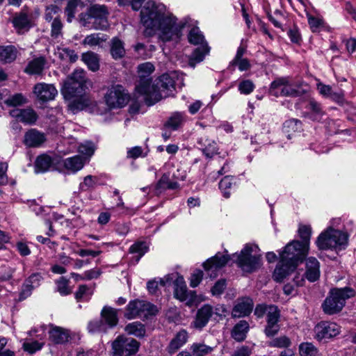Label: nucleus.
I'll return each instance as SVG.
<instances>
[{"instance_id": "3", "label": "nucleus", "mask_w": 356, "mask_h": 356, "mask_svg": "<svg viewBox=\"0 0 356 356\" xmlns=\"http://www.w3.org/2000/svg\"><path fill=\"white\" fill-rule=\"evenodd\" d=\"M137 92L143 96L144 101L148 106H152L171 95L175 90L174 74H164L152 84L150 79H143L140 85L136 88Z\"/></svg>"}, {"instance_id": "28", "label": "nucleus", "mask_w": 356, "mask_h": 356, "mask_svg": "<svg viewBox=\"0 0 356 356\" xmlns=\"http://www.w3.org/2000/svg\"><path fill=\"white\" fill-rule=\"evenodd\" d=\"M108 39V36L104 33H91L87 35L81 44L83 46H88L90 47H99L103 42H106Z\"/></svg>"}, {"instance_id": "19", "label": "nucleus", "mask_w": 356, "mask_h": 356, "mask_svg": "<svg viewBox=\"0 0 356 356\" xmlns=\"http://www.w3.org/2000/svg\"><path fill=\"white\" fill-rule=\"evenodd\" d=\"M11 117L24 124H32L37 120L38 115L31 108H14L10 111Z\"/></svg>"}, {"instance_id": "14", "label": "nucleus", "mask_w": 356, "mask_h": 356, "mask_svg": "<svg viewBox=\"0 0 356 356\" xmlns=\"http://www.w3.org/2000/svg\"><path fill=\"white\" fill-rule=\"evenodd\" d=\"M175 297L188 305H192L196 300L195 291H188L185 281L182 277H179L175 281Z\"/></svg>"}, {"instance_id": "36", "label": "nucleus", "mask_w": 356, "mask_h": 356, "mask_svg": "<svg viewBox=\"0 0 356 356\" xmlns=\"http://www.w3.org/2000/svg\"><path fill=\"white\" fill-rule=\"evenodd\" d=\"M187 341V332L185 330L179 332L170 341L168 349L170 353H175Z\"/></svg>"}, {"instance_id": "48", "label": "nucleus", "mask_w": 356, "mask_h": 356, "mask_svg": "<svg viewBox=\"0 0 356 356\" xmlns=\"http://www.w3.org/2000/svg\"><path fill=\"white\" fill-rule=\"evenodd\" d=\"M300 356H318L317 348L311 343H302L299 346Z\"/></svg>"}, {"instance_id": "46", "label": "nucleus", "mask_w": 356, "mask_h": 356, "mask_svg": "<svg viewBox=\"0 0 356 356\" xmlns=\"http://www.w3.org/2000/svg\"><path fill=\"white\" fill-rule=\"evenodd\" d=\"M193 356H205L211 353L213 348L203 343H193L191 346Z\"/></svg>"}, {"instance_id": "57", "label": "nucleus", "mask_w": 356, "mask_h": 356, "mask_svg": "<svg viewBox=\"0 0 356 356\" xmlns=\"http://www.w3.org/2000/svg\"><path fill=\"white\" fill-rule=\"evenodd\" d=\"M60 56L63 60H68L71 63H74L78 59V55L72 49L63 48L60 49Z\"/></svg>"}, {"instance_id": "16", "label": "nucleus", "mask_w": 356, "mask_h": 356, "mask_svg": "<svg viewBox=\"0 0 356 356\" xmlns=\"http://www.w3.org/2000/svg\"><path fill=\"white\" fill-rule=\"evenodd\" d=\"M280 316V311L277 307L269 305L268 314L266 316L267 324L264 330V332L267 337H273L279 332L280 329V325L278 324Z\"/></svg>"}, {"instance_id": "8", "label": "nucleus", "mask_w": 356, "mask_h": 356, "mask_svg": "<svg viewBox=\"0 0 356 356\" xmlns=\"http://www.w3.org/2000/svg\"><path fill=\"white\" fill-rule=\"evenodd\" d=\"M156 313V307L153 304L144 300H134L127 305L124 317L127 319L147 318Z\"/></svg>"}, {"instance_id": "43", "label": "nucleus", "mask_w": 356, "mask_h": 356, "mask_svg": "<svg viewBox=\"0 0 356 356\" xmlns=\"http://www.w3.org/2000/svg\"><path fill=\"white\" fill-rule=\"evenodd\" d=\"M148 247L145 242H136L129 248V252L137 254L136 261L138 262L140 259L147 252Z\"/></svg>"}, {"instance_id": "34", "label": "nucleus", "mask_w": 356, "mask_h": 356, "mask_svg": "<svg viewBox=\"0 0 356 356\" xmlns=\"http://www.w3.org/2000/svg\"><path fill=\"white\" fill-rule=\"evenodd\" d=\"M111 54L115 60L122 58L125 54L124 42L118 38H113L111 41Z\"/></svg>"}, {"instance_id": "62", "label": "nucleus", "mask_w": 356, "mask_h": 356, "mask_svg": "<svg viewBox=\"0 0 356 356\" xmlns=\"http://www.w3.org/2000/svg\"><path fill=\"white\" fill-rule=\"evenodd\" d=\"M147 153L143 152V149L140 146L134 147L127 151V158L136 159L140 156L145 157Z\"/></svg>"}, {"instance_id": "35", "label": "nucleus", "mask_w": 356, "mask_h": 356, "mask_svg": "<svg viewBox=\"0 0 356 356\" xmlns=\"http://www.w3.org/2000/svg\"><path fill=\"white\" fill-rule=\"evenodd\" d=\"M82 60L87 65L92 72H96L99 68V58L98 55L92 51L83 53L81 56Z\"/></svg>"}, {"instance_id": "12", "label": "nucleus", "mask_w": 356, "mask_h": 356, "mask_svg": "<svg viewBox=\"0 0 356 356\" xmlns=\"http://www.w3.org/2000/svg\"><path fill=\"white\" fill-rule=\"evenodd\" d=\"M270 92L275 97H296L299 95L298 91L286 78H280L273 81L270 85Z\"/></svg>"}, {"instance_id": "33", "label": "nucleus", "mask_w": 356, "mask_h": 356, "mask_svg": "<svg viewBox=\"0 0 356 356\" xmlns=\"http://www.w3.org/2000/svg\"><path fill=\"white\" fill-rule=\"evenodd\" d=\"M13 24L18 33L28 31L31 26L29 17L25 13L17 15L13 19Z\"/></svg>"}, {"instance_id": "7", "label": "nucleus", "mask_w": 356, "mask_h": 356, "mask_svg": "<svg viewBox=\"0 0 356 356\" xmlns=\"http://www.w3.org/2000/svg\"><path fill=\"white\" fill-rule=\"evenodd\" d=\"M259 248L256 245L246 244L239 254H233L236 257V262L245 272L251 273L261 265V256L258 254Z\"/></svg>"}, {"instance_id": "49", "label": "nucleus", "mask_w": 356, "mask_h": 356, "mask_svg": "<svg viewBox=\"0 0 356 356\" xmlns=\"http://www.w3.org/2000/svg\"><path fill=\"white\" fill-rule=\"evenodd\" d=\"M69 280L65 277H60L56 281L57 291L61 296H67L72 293V289L69 287Z\"/></svg>"}, {"instance_id": "10", "label": "nucleus", "mask_w": 356, "mask_h": 356, "mask_svg": "<svg viewBox=\"0 0 356 356\" xmlns=\"http://www.w3.org/2000/svg\"><path fill=\"white\" fill-rule=\"evenodd\" d=\"M106 105L110 108H122L129 102V96L121 85L111 87L104 96Z\"/></svg>"}, {"instance_id": "53", "label": "nucleus", "mask_w": 356, "mask_h": 356, "mask_svg": "<svg viewBox=\"0 0 356 356\" xmlns=\"http://www.w3.org/2000/svg\"><path fill=\"white\" fill-rule=\"evenodd\" d=\"M138 68L140 74V81L138 83L140 85L142 79H149L148 76L154 70V67L151 63H145L140 65Z\"/></svg>"}, {"instance_id": "29", "label": "nucleus", "mask_w": 356, "mask_h": 356, "mask_svg": "<svg viewBox=\"0 0 356 356\" xmlns=\"http://www.w3.org/2000/svg\"><path fill=\"white\" fill-rule=\"evenodd\" d=\"M249 330V324L246 321H240L233 328L232 332V337L238 341H242Z\"/></svg>"}, {"instance_id": "60", "label": "nucleus", "mask_w": 356, "mask_h": 356, "mask_svg": "<svg viewBox=\"0 0 356 356\" xmlns=\"http://www.w3.org/2000/svg\"><path fill=\"white\" fill-rule=\"evenodd\" d=\"M307 17L312 32L318 31L319 28L323 26V22L321 19L314 17L310 14H307Z\"/></svg>"}, {"instance_id": "37", "label": "nucleus", "mask_w": 356, "mask_h": 356, "mask_svg": "<svg viewBox=\"0 0 356 356\" xmlns=\"http://www.w3.org/2000/svg\"><path fill=\"white\" fill-rule=\"evenodd\" d=\"M17 57V50L12 45L0 46V60L4 63H11Z\"/></svg>"}, {"instance_id": "11", "label": "nucleus", "mask_w": 356, "mask_h": 356, "mask_svg": "<svg viewBox=\"0 0 356 356\" xmlns=\"http://www.w3.org/2000/svg\"><path fill=\"white\" fill-rule=\"evenodd\" d=\"M139 342L132 338L118 337L112 344L114 354L118 356L122 355H131L135 354L139 348Z\"/></svg>"}, {"instance_id": "32", "label": "nucleus", "mask_w": 356, "mask_h": 356, "mask_svg": "<svg viewBox=\"0 0 356 356\" xmlns=\"http://www.w3.org/2000/svg\"><path fill=\"white\" fill-rule=\"evenodd\" d=\"M124 331L128 334L134 335L138 338L144 337L146 333L145 325L138 321L127 324L124 327Z\"/></svg>"}, {"instance_id": "38", "label": "nucleus", "mask_w": 356, "mask_h": 356, "mask_svg": "<svg viewBox=\"0 0 356 356\" xmlns=\"http://www.w3.org/2000/svg\"><path fill=\"white\" fill-rule=\"evenodd\" d=\"M52 163L53 160L51 156L47 154L39 156L35 161L36 172H44L49 170Z\"/></svg>"}, {"instance_id": "22", "label": "nucleus", "mask_w": 356, "mask_h": 356, "mask_svg": "<svg viewBox=\"0 0 356 356\" xmlns=\"http://www.w3.org/2000/svg\"><path fill=\"white\" fill-rule=\"evenodd\" d=\"M42 276L40 273H33L24 282L20 296L22 298H26L31 296L32 291L40 285Z\"/></svg>"}, {"instance_id": "18", "label": "nucleus", "mask_w": 356, "mask_h": 356, "mask_svg": "<svg viewBox=\"0 0 356 356\" xmlns=\"http://www.w3.org/2000/svg\"><path fill=\"white\" fill-rule=\"evenodd\" d=\"M305 259V278L310 282L318 280L321 275L320 262L314 257Z\"/></svg>"}, {"instance_id": "31", "label": "nucleus", "mask_w": 356, "mask_h": 356, "mask_svg": "<svg viewBox=\"0 0 356 356\" xmlns=\"http://www.w3.org/2000/svg\"><path fill=\"white\" fill-rule=\"evenodd\" d=\"M85 161L81 156H74L64 161V167L72 172H76L83 168Z\"/></svg>"}, {"instance_id": "9", "label": "nucleus", "mask_w": 356, "mask_h": 356, "mask_svg": "<svg viewBox=\"0 0 356 356\" xmlns=\"http://www.w3.org/2000/svg\"><path fill=\"white\" fill-rule=\"evenodd\" d=\"M308 253L309 250L302 247L299 241H293L284 247L280 254V259L297 267L305 260Z\"/></svg>"}, {"instance_id": "44", "label": "nucleus", "mask_w": 356, "mask_h": 356, "mask_svg": "<svg viewBox=\"0 0 356 356\" xmlns=\"http://www.w3.org/2000/svg\"><path fill=\"white\" fill-rule=\"evenodd\" d=\"M3 102L8 106H22L27 102L26 98L21 93H17L6 99Z\"/></svg>"}, {"instance_id": "45", "label": "nucleus", "mask_w": 356, "mask_h": 356, "mask_svg": "<svg viewBox=\"0 0 356 356\" xmlns=\"http://www.w3.org/2000/svg\"><path fill=\"white\" fill-rule=\"evenodd\" d=\"M291 344V339L285 335L274 338L268 342L269 346L278 348H286L289 347Z\"/></svg>"}, {"instance_id": "20", "label": "nucleus", "mask_w": 356, "mask_h": 356, "mask_svg": "<svg viewBox=\"0 0 356 356\" xmlns=\"http://www.w3.org/2000/svg\"><path fill=\"white\" fill-rule=\"evenodd\" d=\"M253 309L252 300L249 298H243L234 307L232 316L233 318H241L249 315Z\"/></svg>"}, {"instance_id": "58", "label": "nucleus", "mask_w": 356, "mask_h": 356, "mask_svg": "<svg viewBox=\"0 0 356 356\" xmlns=\"http://www.w3.org/2000/svg\"><path fill=\"white\" fill-rule=\"evenodd\" d=\"M254 89V85L250 80H243L238 84V90L241 94L249 95Z\"/></svg>"}, {"instance_id": "42", "label": "nucleus", "mask_w": 356, "mask_h": 356, "mask_svg": "<svg viewBox=\"0 0 356 356\" xmlns=\"http://www.w3.org/2000/svg\"><path fill=\"white\" fill-rule=\"evenodd\" d=\"M83 3L81 0H70L65 8V13L67 15V20L71 22L77 12L78 7H82Z\"/></svg>"}, {"instance_id": "4", "label": "nucleus", "mask_w": 356, "mask_h": 356, "mask_svg": "<svg viewBox=\"0 0 356 356\" xmlns=\"http://www.w3.org/2000/svg\"><path fill=\"white\" fill-rule=\"evenodd\" d=\"M108 16V11L105 6L95 4L79 15V22L89 29L104 31L109 26Z\"/></svg>"}, {"instance_id": "26", "label": "nucleus", "mask_w": 356, "mask_h": 356, "mask_svg": "<svg viewBox=\"0 0 356 356\" xmlns=\"http://www.w3.org/2000/svg\"><path fill=\"white\" fill-rule=\"evenodd\" d=\"M45 140L44 134L35 129H31L25 134L24 142L26 146L35 147L41 145Z\"/></svg>"}, {"instance_id": "52", "label": "nucleus", "mask_w": 356, "mask_h": 356, "mask_svg": "<svg viewBox=\"0 0 356 356\" xmlns=\"http://www.w3.org/2000/svg\"><path fill=\"white\" fill-rule=\"evenodd\" d=\"M232 184H233V178L229 176H225L220 181L219 188L222 192L223 196L225 198H228L230 197V192H229V189L231 188Z\"/></svg>"}, {"instance_id": "2", "label": "nucleus", "mask_w": 356, "mask_h": 356, "mask_svg": "<svg viewBox=\"0 0 356 356\" xmlns=\"http://www.w3.org/2000/svg\"><path fill=\"white\" fill-rule=\"evenodd\" d=\"M86 83V72L81 69L75 70L63 82L61 92L69 101L68 107L73 113L93 104L94 102L84 92Z\"/></svg>"}, {"instance_id": "64", "label": "nucleus", "mask_w": 356, "mask_h": 356, "mask_svg": "<svg viewBox=\"0 0 356 356\" xmlns=\"http://www.w3.org/2000/svg\"><path fill=\"white\" fill-rule=\"evenodd\" d=\"M60 11V8L56 5H50L46 8L44 18L47 21L50 22L53 20L54 15H56Z\"/></svg>"}, {"instance_id": "6", "label": "nucleus", "mask_w": 356, "mask_h": 356, "mask_svg": "<svg viewBox=\"0 0 356 356\" xmlns=\"http://www.w3.org/2000/svg\"><path fill=\"white\" fill-rule=\"evenodd\" d=\"M354 296L355 291L350 287L333 289L322 305L323 310L329 315L338 313L344 307L346 300Z\"/></svg>"}, {"instance_id": "17", "label": "nucleus", "mask_w": 356, "mask_h": 356, "mask_svg": "<svg viewBox=\"0 0 356 356\" xmlns=\"http://www.w3.org/2000/svg\"><path fill=\"white\" fill-rule=\"evenodd\" d=\"M33 93L39 100L47 102L54 99L58 92L52 84L39 83L35 85Z\"/></svg>"}, {"instance_id": "63", "label": "nucleus", "mask_w": 356, "mask_h": 356, "mask_svg": "<svg viewBox=\"0 0 356 356\" xmlns=\"http://www.w3.org/2000/svg\"><path fill=\"white\" fill-rule=\"evenodd\" d=\"M203 277V272L201 270H195L190 278V286L196 287L201 282Z\"/></svg>"}, {"instance_id": "24", "label": "nucleus", "mask_w": 356, "mask_h": 356, "mask_svg": "<svg viewBox=\"0 0 356 356\" xmlns=\"http://www.w3.org/2000/svg\"><path fill=\"white\" fill-rule=\"evenodd\" d=\"M49 334L51 341L58 344L65 343L70 339V331L58 326H51Z\"/></svg>"}, {"instance_id": "23", "label": "nucleus", "mask_w": 356, "mask_h": 356, "mask_svg": "<svg viewBox=\"0 0 356 356\" xmlns=\"http://www.w3.org/2000/svg\"><path fill=\"white\" fill-rule=\"evenodd\" d=\"M297 267L280 259L273 273V279L278 282H282Z\"/></svg>"}, {"instance_id": "1", "label": "nucleus", "mask_w": 356, "mask_h": 356, "mask_svg": "<svg viewBox=\"0 0 356 356\" xmlns=\"http://www.w3.org/2000/svg\"><path fill=\"white\" fill-rule=\"evenodd\" d=\"M140 22L145 27L144 35L151 37L159 31V38L168 42L179 38L180 29L174 17L163 4L148 1L140 11Z\"/></svg>"}, {"instance_id": "39", "label": "nucleus", "mask_w": 356, "mask_h": 356, "mask_svg": "<svg viewBox=\"0 0 356 356\" xmlns=\"http://www.w3.org/2000/svg\"><path fill=\"white\" fill-rule=\"evenodd\" d=\"M200 143L202 144V151L204 155L208 158H212L218 153V146L215 141L208 138H202Z\"/></svg>"}, {"instance_id": "40", "label": "nucleus", "mask_w": 356, "mask_h": 356, "mask_svg": "<svg viewBox=\"0 0 356 356\" xmlns=\"http://www.w3.org/2000/svg\"><path fill=\"white\" fill-rule=\"evenodd\" d=\"M188 42L194 45H203L207 44L204 36L198 27H193L191 29L188 35Z\"/></svg>"}, {"instance_id": "30", "label": "nucleus", "mask_w": 356, "mask_h": 356, "mask_svg": "<svg viewBox=\"0 0 356 356\" xmlns=\"http://www.w3.org/2000/svg\"><path fill=\"white\" fill-rule=\"evenodd\" d=\"M46 60L44 57L35 58L29 62L25 69V72L30 74H40L44 70Z\"/></svg>"}, {"instance_id": "56", "label": "nucleus", "mask_w": 356, "mask_h": 356, "mask_svg": "<svg viewBox=\"0 0 356 356\" xmlns=\"http://www.w3.org/2000/svg\"><path fill=\"white\" fill-rule=\"evenodd\" d=\"M170 177L167 174H164L162 175L161 179L159 180L158 183L154 187V191L156 195H159L164 190L168 188V185L169 184Z\"/></svg>"}, {"instance_id": "54", "label": "nucleus", "mask_w": 356, "mask_h": 356, "mask_svg": "<svg viewBox=\"0 0 356 356\" xmlns=\"http://www.w3.org/2000/svg\"><path fill=\"white\" fill-rule=\"evenodd\" d=\"M43 346L44 343L38 341H25L23 343V349L29 354H33L41 350Z\"/></svg>"}, {"instance_id": "55", "label": "nucleus", "mask_w": 356, "mask_h": 356, "mask_svg": "<svg viewBox=\"0 0 356 356\" xmlns=\"http://www.w3.org/2000/svg\"><path fill=\"white\" fill-rule=\"evenodd\" d=\"M88 329L91 333L106 331V325L102 319H96L90 321L88 325Z\"/></svg>"}, {"instance_id": "5", "label": "nucleus", "mask_w": 356, "mask_h": 356, "mask_svg": "<svg viewBox=\"0 0 356 356\" xmlns=\"http://www.w3.org/2000/svg\"><path fill=\"white\" fill-rule=\"evenodd\" d=\"M348 236L340 230L328 227L317 238L316 244L319 250H341L347 244Z\"/></svg>"}, {"instance_id": "21", "label": "nucleus", "mask_w": 356, "mask_h": 356, "mask_svg": "<svg viewBox=\"0 0 356 356\" xmlns=\"http://www.w3.org/2000/svg\"><path fill=\"white\" fill-rule=\"evenodd\" d=\"M213 314V307L209 305H204L197 310L196 317L193 324L195 328L202 329L208 323Z\"/></svg>"}, {"instance_id": "27", "label": "nucleus", "mask_w": 356, "mask_h": 356, "mask_svg": "<svg viewBox=\"0 0 356 356\" xmlns=\"http://www.w3.org/2000/svg\"><path fill=\"white\" fill-rule=\"evenodd\" d=\"M118 310L111 307L105 306L102 310L101 316L105 323L109 327H115L118 323Z\"/></svg>"}, {"instance_id": "41", "label": "nucleus", "mask_w": 356, "mask_h": 356, "mask_svg": "<svg viewBox=\"0 0 356 356\" xmlns=\"http://www.w3.org/2000/svg\"><path fill=\"white\" fill-rule=\"evenodd\" d=\"M298 234L302 239V241H300V244L305 249L309 250V241L312 235L311 227L309 225H300Z\"/></svg>"}, {"instance_id": "13", "label": "nucleus", "mask_w": 356, "mask_h": 356, "mask_svg": "<svg viewBox=\"0 0 356 356\" xmlns=\"http://www.w3.org/2000/svg\"><path fill=\"white\" fill-rule=\"evenodd\" d=\"M315 337L318 341L331 339L341 332V327L336 323L321 321L314 327Z\"/></svg>"}, {"instance_id": "25", "label": "nucleus", "mask_w": 356, "mask_h": 356, "mask_svg": "<svg viewBox=\"0 0 356 356\" xmlns=\"http://www.w3.org/2000/svg\"><path fill=\"white\" fill-rule=\"evenodd\" d=\"M210 51V47L208 44L199 45L195 48L191 56L188 57V65L193 68L195 67L197 63H201L204 59L206 55Z\"/></svg>"}, {"instance_id": "51", "label": "nucleus", "mask_w": 356, "mask_h": 356, "mask_svg": "<svg viewBox=\"0 0 356 356\" xmlns=\"http://www.w3.org/2000/svg\"><path fill=\"white\" fill-rule=\"evenodd\" d=\"M300 122L298 120L291 119L286 120L283 125V130L288 134V138H291L290 132H296L300 129Z\"/></svg>"}, {"instance_id": "47", "label": "nucleus", "mask_w": 356, "mask_h": 356, "mask_svg": "<svg viewBox=\"0 0 356 356\" xmlns=\"http://www.w3.org/2000/svg\"><path fill=\"white\" fill-rule=\"evenodd\" d=\"M184 120V114L179 112H176L171 115L165 123V126L175 130L183 123Z\"/></svg>"}, {"instance_id": "59", "label": "nucleus", "mask_w": 356, "mask_h": 356, "mask_svg": "<svg viewBox=\"0 0 356 356\" xmlns=\"http://www.w3.org/2000/svg\"><path fill=\"white\" fill-rule=\"evenodd\" d=\"M307 108L312 111L314 114V120H318L323 115L321 104L314 99H311L308 104Z\"/></svg>"}, {"instance_id": "50", "label": "nucleus", "mask_w": 356, "mask_h": 356, "mask_svg": "<svg viewBox=\"0 0 356 356\" xmlns=\"http://www.w3.org/2000/svg\"><path fill=\"white\" fill-rule=\"evenodd\" d=\"M63 23L58 17H54L51 24V35L54 39L62 37Z\"/></svg>"}, {"instance_id": "61", "label": "nucleus", "mask_w": 356, "mask_h": 356, "mask_svg": "<svg viewBox=\"0 0 356 356\" xmlns=\"http://www.w3.org/2000/svg\"><path fill=\"white\" fill-rule=\"evenodd\" d=\"M78 151L83 155L91 156L95 151L94 145L92 143L89 142L81 144L79 146Z\"/></svg>"}, {"instance_id": "15", "label": "nucleus", "mask_w": 356, "mask_h": 356, "mask_svg": "<svg viewBox=\"0 0 356 356\" xmlns=\"http://www.w3.org/2000/svg\"><path fill=\"white\" fill-rule=\"evenodd\" d=\"M229 259L228 254L218 252L215 256L207 259L203 264V267L211 277H215L217 275L216 272L225 266Z\"/></svg>"}]
</instances>
